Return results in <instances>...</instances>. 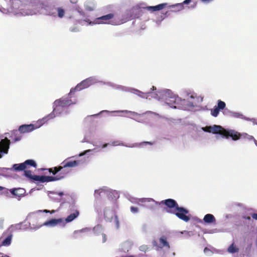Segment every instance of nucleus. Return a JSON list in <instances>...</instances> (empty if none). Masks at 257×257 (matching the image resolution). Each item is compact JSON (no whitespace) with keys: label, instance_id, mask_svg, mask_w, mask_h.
Returning <instances> with one entry per match:
<instances>
[{"label":"nucleus","instance_id":"obj_1","mask_svg":"<svg viewBox=\"0 0 257 257\" xmlns=\"http://www.w3.org/2000/svg\"><path fill=\"white\" fill-rule=\"evenodd\" d=\"M139 201L144 203L153 202L156 205H165L167 212L175 214L179 218L185 222H188L190 220V217L186 215L189 213V211L184 207L179 206L177 202L173 199H167L161 202H157L152 198H141Z\"/></svg>","mask_w":257,"mask_h":257},{"label":"nucleus","instance_id":"obj_2","mask_svg":"<svg viewBox=\"0 0 257 257\" xmlns=\"http://www.w3.org/2000/svg\"><path fill=\"white\" fill-rule=\"evenodd\" d=\"M54 113H51L41 120H38L35 124H23L19 126L18 131L20 133H28L41 127L47 120L53 118Z\"/></svg>","mask_w":257,"mask_h":257},{"label":"nucleus","instance_id":"obj_3","mask_svg":"<svg viewBox=\"0 0 257 257\" xmlns=\"http://www.w3.org/2000/svg\"><path fill=\"white\" fill-rule=\"evenodd\" d=\"M44 10L46 15L55 17L58 16L60 18H62L65 13V10L62 8L56 7L52 5L46 6Z\"/></svg>","mask_w":257,"mask_h":257},{"label":"nucleus","instance_id":"obj_4","mask_svg":"<svg viewBox=\"0 0 257 257\" xmlns=\"http://www.w3.org/2000/svg\"><path fill=\"white\" fill-rule=\"evenodd\" d=\"M79 161H64L61 163L62 166L58 167H55L54 168L48 169V171L50 173L55 175L59 171H61L63 168H73L77 166L79 164Z\"/></svg>","mask_w":257,"mask_h":257},{"label":"nucleus","instance_id":"obj_5","mask_svg":"<svg viewBox=\"0 0 257 257\" xmlns=\"http://www.w3.org/2000/svg\"><path fill=\"white\" fill-rule=\"evenodd\" d=\"M37 164L35 161L33 160H27L24 163L21 164H15L13 165V168L10 169V170L13 169L16 172L21 171H26L27 169L30 168L31 167H33L34 168H37Z\"/></svg>","mask_w":257,"mask_h":257},{"label":"nucleus","instance_id":"obj_6","mask_svg":"<svg viewBox=\"0 0 257 257\" xmlns=\"http://www.w3.org/2000/svg\"><path fill=\"white\" fill-rule=\"evenodd\" d=\"M25 176L34 181L42 183L56 181L57 179L54 176L32 175L30 170L25 171Z\"/></svg>","mask_w":257,"mask_h":257},{"label":"nucleus","instance_id":"obj_7","mask_svg":"<svg viewBox=\"0 0 257 257\" xmlns=\"http://www.w3.org/2000/svg\"><path fill=\"white\" fill-rule=\"evenodd\" d=\"M73 104L72 100L67 98H61L55 101L54 106H55L53 111L54 113L56 110H59V107H66Z\"/></svg>","mask_w":257,"mask_h":257},{"label":"nucleus","instance_id":"obj_8","mask_svg":"<svg viewBox=\"0 0 257 257\" xmlns=\"http://www.w3.org/2000/svg\"><path fill=\"white\" fill-rule=\"evenodd\" d=\"M114 18V15L113 13H109L104 16H102L95 19V22L96 24H111L112 25L116 24L112 20Z\"/></svg>","mask_w":257,"mask_h":257},{"label":"nucleus","instance_id":"obj_9","mask_svg":"<svg viewBox=\"0 0 257 257\" xmlns=\"http://www.w3.org/2000/svg\"><path fill=\"white\" fill-rule=\"evenodd\" d=\"M153 245L154 246L157 247L161 249L165 248V249H169L170 245L167 240V238L166 236H162L159 239V244L156 240L152 241Z\"/></svg>","mask_w":257,"mask_h":257},{"label":"nucleus","instance_id":"obj_10","mask_svg":"<svg viewBox=\"0 0 257 257\" xmlns=\"http://www.w3.org/2000/svg\"><path fill=\"white\" fill-rule=\"evenodd\" d=\"M222 136H223L226 138L231 137L232 139L234 141H236L239 139H240V137H241V134L232 130H224L223 132H222Z\"/></svg>","mask_w":257,"mask_h":257},{"label":"nucleus","instance_id":"obj_11","mask_svg":"<svg viewBox=\"0 0 257 257\" xmlns=\"http://www.w3.org/2000/svg\"><path fill=\"white\" fill-rule=\"evenodd\" d=\"M10 144V141L7 138L1 140L0 142V158L2 157L1 153H8Z\"/></svg>","mask_w":257,"mask_h":257},{"label":"nucleus","instance_id":"obj_12","mask_svg":"<svg viewBox=\"0 0 257 257\" xmlns=\"http://www.w3.org/2000/svg\"><path fill=\"white\" fill-rule=\"evenodd\" d=\"M91 84V80L87 79L82 81L81 83L77 84L75 88V90L80 91L82 89L88 87Z\"/></svg>","mask_w":257,"mask_h":257},{"label":"nucleus","instance_id":"obj_13","mask_svg":"<svg viewBox=\"0 0 257 257\" xmlns=\"http://www.w3.org/2000/svg\"><path fill=\"white\" fill-rule=\"evenodd\" d=\"M70 170L68 168H63L59 171L56 175L55 176H54V178L57 179L56 181L61 180L64 179L67 175L70 172Z\"/></svg>","mask_w":257,"mask_h":257},{"label":"nucleus","instance_id":"obj_14","mask_svg":"<svg viewBox=\"0 0 257 257\" xmlns=\"http://www.w3.org/2000/svg\"><path fill=\"white\" fill-rule=\"evenodd\" d=\"M10 192L14 196L19 198L23 196L26 193L25 190L21 188L12 189Z\"/></svg>","mask_w":257,"mask_h":257},{"label":"nucleus","instance_id":"obj_15","mask_svg":"<svg viewBox=\"0 0 257 257\" xmlns=\"http://www.w3.org/2000/svg\"><path fill=\"white\" fill-rule=\"evenodd\" d=\"M167 5L166 3H163L155 6H149L145 8V9L151 12H155L163 9Z\"/></svg>","mask_w":257,"mask_h":257},{"label":"nucleus","instance_id":"obj_16","mask_svg":"<svg viewBox=\"0 0 257 257\" xmlns=\"http://www.w3.org/2000/svg\"><path fill=\"white\" fill-rule=\"evenodd\" d=\"M191 2V0H185L182 3L177 4L174 5L170 6L173 8L175 9L173 11H179L182 10L184 8V5L189 4Z\"/></svg>","mask_w":257,"mask_h":257},{"label":"nucleus","instance_id":"obj_17","mask_svg":"<svg viewBox=\"0 0 257 257\" xmlns=\"http://www.w3.org/2000/svg\"><path fill=\"white\" fill-rule=\"evenodd\" d=\"M179 98L175 96L170 97L169 99H166V103L172 108H176L175 105L177 101L179 100Z\"/></svg>","mask_w":257,"mask_h":257},{"label":"nucleus","instance_id":"obj_18","mask_svg":"<svg viewBox=\"0 0 257 257\" xmlns=\"http://www.w3.org/2000/svg\"><path fill=\"white\" fill-rule=\"evenodd\" d=\"M79 215V212L77 210H74V211L68 215L65 219L66 222H70L72 221L74 219L77 218Z\"/></svg>","mask_w":257,"mask_h":257},{"label":"nucleus","instance_id":"obj_19","mask_svg":"<svg viewBox=\"0 0 257 257\" xmlns=\"http://www.w3.org/2000/svg\"><path fill=\"white\" fill-rule=\"evenodd\" d=\"M211 133L214 134H219L222 135V132L225 129H224L222 126L217 125H214L211 126Z\"/></svg>","mask_w":257,"mask_h":257},{"label":"nucleus","instance_id":"obj_20","mask_svg":"<svg viewBox=\"0 0 257 257\" xmlns=\"http://www.w3.org/2000/svg\"><path fill=\"white\" fill-rule=\"evenodd\" d=\"M203 221L206 223H215L216 219L215 217L211 214L205 215L203 218Z\"/></svg>","mask_w":257,"mask_h":257},{"label":"nucleus","instance_id":"obj_21","mask_svg":"<svg viewBox=\"0 0 257 257\" xmlns=\"http://www.w3.org/2000/svg\"><path fill=\"white\" fill-rule=\"evenodd\" d=\"M63 222V219L62 218L59 219H52L49 221H46L44 223L43 225H51V226H55L56 224L61 223Z\"/></svg>","mask_w":257,"mask_h":257},{"label":"nucleus","instance_id":"obj_22","mask_svg":"<svg viewBox=\"0 0 257 257\" xmlns=\"http://www.w3.org/2000/svg\"><path fill=\"white\" fill-rule=\"evenodd\" d=\"M12 238V234H10V235L7 236V237L3 241L2 245L4 246H8L10 245V244L11 243Z\"/></svg>","mask_w":257,"mask_h":257},{"label":"nucleus","instance_id":"obj_23","mask_svg":"<svg viewBox=\"0 0 257 257\" xmlns=\"http://www.w3.org/2000/svg\"><path fill=\"white\" fill-rule=\"evenodd\" d=\"M228 251L230 253H235L238 251V248L232 243L228 248Z\"/></svg>","mask_w":257,"mask_h":257},{"label":"nucleus","instance_id":"obj_24","mask_svg":"<svg viewBox=\"0 0 257 257\" xmlns=\"http://www.w3.org/2000/svg\"><path fill=\"white\" fill-rule=\"evenodd\" d=\"M240 139H243L244 140H253L254 137L252 136L249 135L247 134H241Z\"/></svg>","mask_w":257,"mask_h":257},{"label":"nucleus","instance_id":"obj_25","mask_svg":"<svg viewBox=\"0 0 257 257\" xmlns=\"http://www.w3.org/2000/svg\"><path fill=\"white\" fill-rule=\"evenodd\" d=\"M94 4L92 3H87L85 5V9L88 11H92L94 10Z\"/></svg>","mask_w":257,"mask_h":257},{"label":"nucleus","instance_id":"obj_26","mask_svg":"<svg viewBox=\"0 0 257 257\" xmlns=\"http://www.w3.org/2000/svg\"><path fill=\"white\" fill-rule=\"evenodd\" d=\"M226 104L224 101L218 100L217 102V106H216L219 110H222L225 108Z\"/></svg>","mask_w":257,"mask_h":257},{"label":"nucleus","instance_id":"obj_27","mask_svg":"<svg viewBox=\"0 0 257 257\" xmlns=\"http://www.w3.org/2000/svg\"><path fill=\"white\" fill-rule=\"evenodd\" d=\"M219 113V109L215 106L211 110V114L214 117H217Z\"/></svg>","mask_w":257,"mask_h":257},{"label":"nucleus","instance_id":"obj_28","mask_svg":"<svg viewBox=\"0 0 257 257\" xmlns=\"http://www.w3.org/2000/svg\"><path fill=\"white\" fill-rule=\"evenodd\" d=\"M230 115L234 118H242L243 116L242 114L237 112H231Z\"/></svg>","mask_w":257,"mask_h":257},{"label":"nucleus","instance_id":"obj_29","mask_svg":"<svg viewBox=\"0 0 257 257\" xmlns=\"http://www.w3.org/2000/svg\"><path fill=\"white\" fill-rule=\"evenodd\" d=\"M148 248L149 247L147 245H142L140 247L139 249L140 251L145 252L147 251Z\"/></svg>","mask_w":257,"mask_h":257},{"label":"nucleus","instance_id":"obj_30","mask_svg":"<svg viewBox=\"0 0 257 257\" xmlns=\"http://www.w3.org/2000/svg\"><path fill=\"white\" fill-rule=\"evenodd\" d=\"M83 229L75 230L73 233V237L76 238L78 237V234L83 232Z\"/></svg>","mask_w":257,"mask_h":257},{"label":"nucleus","instance_id":"obj_31","mask_svg":"<svg viewBox=\"0 0 257 257\" xmlns=\"http://www.w3.org/2000/svg\"><path fill=\"white\" fill-rule=\"evenodd\" d=\"M130 209L131 212L134 213H137L139 211V208L134 206L131 207Z\"/></svg>","mask_w":257,"mask_h":257},{"label":"nucleus","instance_id":"obj_32","mask_svg":"<svg viewBox=\"0 0 257 257\" xmlns=\"http://www.w3.org/2000/svg\"><path fill=\"white\" fill-rule=\"evenodd\" d=\"M9 192L10 190L8 189L4 188V189L3 190L2 194L6 195L7 196H9L10 194Z\"/></svg>","mask_w":257,"mask_h":257},{"label":"nucleus","instance_id":"obj_33","mask_svg":"<svg viewBox=\"0 0 257 257\" xmlns=\"http://www.w3.org/2000/svg\"><path fill=\"white\" fill-rule=\"evenodd\" d=\"M203 129L205 132H208V133H211L212 128L211 127V126H206V127H204Z\"/></svg>","mask_w":257,"mask_h":257},{"label":"nucleus","instance_id":"obj_34","mask_svg":"<svg viewBox=\"0 0 257 257\" xmlns=\"http://www.w3.org/2000/svg\"><path fill=\"white\" fill-rule=\"evenodd\" d=\"M43 212H45V213H50L52 214V213L55 212V210H52V211H50V210H48L47 209H45L43 210Z\"/></svg>","mask_w":257,"mask_h":257},{"label":"nucleus","instance_id":"obj_35","mask_svg":"<svg viewBox=\"0 0 257 257\" xmlns=\"http://www.w3.org/2000/svg\"><path fill=\"white\" fill-rule=\"evenodd\" d=\"M102 192L100 190H96L95 191V195L96 196L97 195H100V193Z\"/></svg>","mask_w":257,"mask_h":257},{"label":"nucleus","instance_id":"obj_36","mask_svg":"<svg viewBox=\"0 0 257 257\" xmlns=\"http://www.w3.org/2000/svg\"><path fill=\"white\" fill-rule=\"evenodd\" d=\"M91 150H86L85 151H84V152L81 153L79 154V156H84V155H85L87 152H90Z\"/></svg>","mask_w":257,"mask_h":257},{"label":"nucleus","instance_id":"obj_37","mask_svg":"<svg viewBox=\"0 0 257 257\" xmlns=\"http://www.w3.org/2000/svg\"><path fill=\"white\" fill-rule=\"evenodd\" d=\"M251 217L253 219L257 220V213H252L251 214Z\"/></svg>","mask_w":257,"mask_h":257},{"label":"nucleus","instance_id":"obj_38","mask_svg":"<svg viewBox=\"0 0 257 257\" xmlns=\"http://www.w3.org/2000/svg\"><path fill=\"white\" fill-rule=\"evenodd\" d=\"M4 227V220H0V228H3Z\"/></svg>","mask_w":257,"mask_h":257},{"label":"nucleus","instance_id":"obj_39","mask_svg":"<svg viewBox=\"0 0 257 257\" xmlns=\"http://www.w3.org/2000/svg\"><path fill=\"white\" fill-rule=\"evenodd\" d=\"M103 242H105L106 241V236L105 234H102Z\"/></svg>","mask_w":257,"mask_h":257},{"label":"nucleus","instance_id":"obj_40","mask_svg":"<svg viewBox=\"0 0 257 257\" xmlns=\"http://www.w3.org/2000/svg\"><path fill=\"white\" fill-rule=\"evenodd\" d=\"M142 144H149V145H153V143L151 142H143Z\"/></svg>","mask_w":257,"mask_h":257},{"label":"nucleus","instance_id":"obj_41","mask_svg":"<svg viewBox=\"0 0 257 257\" xmlns=\"http://www.w3.org/2000/svg\"><path fill=\"white\" fill-rule=\"evenodd\" d=\"M21 140V137H17L14 139L15 142L19 141Z\"/></svg>","mask_w":257,"mask_h":257},{"label":"nucleus","instance_id":"obj_42","mask_svg":"<svg viewBox=\"0 0 257 257\" xmlns=\"http://www.w3.org/2000/svg\"><path fill=\"white\" fill-rule=\"evenodd\" d=\"M213 0H201V1L203 3H209V2H210L211 1H212Z\"/></svg>","mask_w":257,"mask_h":257},{"label":"nucleus","instance_id":"obj_43","mask_svg":"<svg viewBox=\"0 0 257 257\" xmlns=\"http://www.w3.org/2000/svg\"><path fill=\"white\" fill-rule=\"evenodd\" d=\"M243 218H244V219L248 220H250V217L249 216H243Z\"/></svg>","mask_w":257,"mask_h":257},{"label":"nucleus","instance_id":"obj_44","mask_svg":"<svg viewBox=\"0 0 257 257\" xmlns=\"http://www.w3.org/2000/svg\"><path fill=\"white\" fill-rule=\"evenodd\" d=\"M70 2L72 4H76L78 0H70Z\"/></svg>","mask_w":257,"mask_h":257},{"label":"nucleus","instance_id":"obj_45","mask_svg":"<svg viewBox=\"0 0 257 257\" xmlns=\"http://www.w3.org/2000/svg\"><path fill=\"white\" fill-rule=\"evenodd\" d=\"M196 5H197V3H196V2H195V3H194L193 4V5H192V6L190 7V8H194L196 7Z\"/></svg>","mask_w":257,"mask_h":257},{"label":"nucleus","instance_id":"obj_46","mask_svg":"<svg viewBox=\"0 0 257 257\" xmlns=\"http://www.w3.org/2000/svg\"><path fill=\"white\" fill-rule=\"evenodd\" d=\"M71 31L72 32H77L78 31V30L77 28H75L72 29Z\"/></svg>","mask_w":257,"mask_h":257},{"label":"nucleus","instance_id":"obj_47","mask_svg":"<svg viewBox=\"0 0 257 257\" xmlns=\"http://www.w3.org/2000/svg\"><path fill=\"white\" fill-rule=\"evenodd\" d=\"M1 254H2V256H1V257H10L7 254H2V253H1Z\"/></svg>","mask_w":257,"mask_h":257},{"label":"nucleus","instance_id":"obj_48","mask_svg":"<svg viewBox=\"0 0 257 257\" xmlns=\"http://www.w3.org/2000/svg\"><path fill=\"white\" fill-rule=\"evenodd\" d=\"M108 145V144H105L102 146V148L106 147Z\"/></svg>","mask_w":257,"mask_h":257},{"label":"nucleus","instance_id":"obj_49","mask_svg":"<svg viewBox=\"0 0 257 257\" xmlns=\"http://www.w3.org/2000/svg\"><path fill=\"white\" fill-rule=\"evenodd\" d=\"M253 140L255 145L257 146V141L254 138H253Z\"/></svg>","mask_w":257,"mask_h":257},{"label":"nucleus","instance_id":"obj_50","mask_svg":"<svg viewBox=\"0 0 257 257\" xmlns=\"http://www.w3.org/2000/svg\"><path fill=\"white\" fill-rule=\"evenodd\" d=\"M58 194L59 196H62L63 195V192H59V193H58Z\"/></svg>","mask_w":257,"mask_h":257},{"label":"nucleus","instance_id":"obj_51","mask_svg":"<svg viewBox=\"0 0 257 257\" xmlns=\"http://www.w3.org/2000/svg\"><path fill=\"white\" fill-rule=\"evenodd\" d=\"M4 189V187L0 186V191H3Z\"/></svg>","mask_w":257,"mask_h":257},{"label":"nucleus","instance_id":"obj_52","mask_svg":"<svg viewBox=\"0 0 257 257\" xmlns=\"http://www.w3.org/2000/svg\"><path fill=\"white\" fill-rule=\"evenodd\" d=\"M78 12H79L81 15H84V12H83L82 11H78Z\"/></svg>","mask_w":257,"mask_h":257},{"label":"nucleus","instance_id":"obj_53","mask_svg":"<svg viewBox=\"0 0 257 257\" xmlns=\"http://www.w3.org/2000/svg\"><path fill=\"white\" fill-rule=\"evenodd\" d=\"M117 145V144L115 142H113V143H112V145H113V146H116Z\"/></svg>","mask_w":257,"mask_h":257},{"label":"nucleus","instance_id":"obj_54","mask_svg":"<svg viewBox=\"0 0 257 257\" xmlns=\"http://www.w3.org/2000/svg\"><path fill=\"white\" fill-rule=\"evenodd\" d=\"M116 224H117V225L118 226V220H116Z\"/></svg>","mask_w":257,"mask_h":257},{"label":"nucleus","instance_id":"obj_55","mask_svg":"<svg viewBox=\"0 0 257 257\" xmlns=\"http://www.w3.org/2000/svg\"><path fill=\"white\" fill-rule=\"evenodd\" d=\"M207 249V247H205V248H204V251H205Z\"/></svg>","mask_w":257,"mask_h":257},{"label":"nucleus","instance_id":"obj_56","mask_svg":"<svg viewBox=\"0 0 257 257\" xmlns=\"http://www.w3.org/2000/svg\"><path fill=\"white\" fill-rule=\"evenodd\" d=\"M17 132H18V131H15L14 132V133H17Z\"/></svg>","mask_w":257,"mask_h":257},{"label":"nucleus","instance_id":"obj_57","mask_svg":"<svg viewBox=\"0 0 257 257\" xmlns=\"http://www.w3.org/2000/svg\"><path fill=\"white\" fill-rule=\"evenodd\" d=\"M168 13V12H166L165 15H166L167 14V13Z\"/></svg>","mask_w":257,"mask_h":257}]
</instances>
